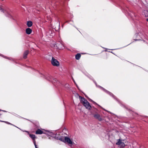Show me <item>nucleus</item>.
<instances>
[{"mask_svg":"<svg viewBox=\"0 0 148 148\" xmlns=\"http://www.w3.org/2000/svg\"><path fill=\"white\" fill-rule=\"evenodd\" d=\"M80 101L81 103L83 104L84 106L90 110L91 107L88 101L84 98H82L81 96H79Z\"/></svg>","mask_w":148,"mask_h":148,"instance_id":"nucleus-1","label":"nucleus"},{"mask_svg":"<svg viewBox=\"0 0 148 148\" xmlns=\"http://www.w3.org/2000/svg\"><path fill=\"white\" fill-rule=\"evenodd\" d=\"M51 63L53 66H58L60 65V63L58 61L53 57H52Z\"/></svg>","mask_w":148,"mask_h":148,"instance_id":"nucleus-2","label":"nucleus"},{"mask_svg":"<svg viewBox=\"0 0 148 148\" xmlns=\"http://www.w3.org/2000/svg\"><path fill=\"white\" fill-rule=\"evenodd\" d=\"M60 140L61 141L65 143L66 142L69 144H71L73 143V142L70 138L67 137H65L64 139L61 138Z\"/></svg>","mask_w":148,"mask_h":148,"instance_id":"nucleus-3","label":"nucleus"},{"mask_svg":"<svg viewBox=\"0 0 148 148\" xmlns=\"http://www.w3.org/2000/svg\"><path fill=\"white\" fill-rule=\"evenodd\" d=\"M54 47L57 49H63V45L60 42H59L57 44H55L54 45Z\"/></svg>","mask_w":148,"mask_h":148,"instance_id":"nucleus-4","label":"nucleus"},{"mask_svg":"<svg viewBox=\"0 0 148 148\" xmlns=\"http://www.w3.org/2000/svg\"><path fill=\"white\" fill-rule=\"evenodd\" d=\"M116 144L118 145H120V147L121 148H123L125 146L124 143L120 139H119L118 142L116 143Z\"/></svg>","mask_w":148,"mask_h":148,"instance_id":"nucleus-5","label":"nucleus"},{"mask_svg":"<svg viewBox=\"0 0 148 148\" xmlns=\"http://www.w3.org/2000/svg\"><path fill=\"white\" fill-rule=\"evenodd\" d=\"M94 117L97 119L99 121H101L102 120V119L100 116V115L98 114H95L94 115Z\"/></svg>","mask_w":148,"mask_h":148,"instance_id":"nucleus-6","label":"nucleus"},{"mask_svg":"<svg viewBox=\"0 0 148 148\" xmlns=\"http://www.w3.org/2000/svg\"><path fill=\"white\" fill-rule=\"evenodd\" d=\"M29 53V51L28 50H26L24 53L23 55V58L24 59H26L27 58V56Z\"/></svg>","mask_w":148,"mask_h":148,"instance_id":"nucleus-7","label":"nucleus"},{"mask_svg":"<svg viewBox=\"0 0 148 148\" xmlns=\"http://www.w3.org/2000/svg\"><path fill=\"white\" fill-rule=\"evenodd\" d=\"M32 30L29 28H27L26 29V32L28 34H30L32 32Z\"/></svg>","mask_w":148,"mask_h":148,"instance_id":"nucleus-8","label":"nucleus"},{"mask_svg":"<svg viewBox=\"0 0 148 148\" xmlns=\"http://www.w3.org/2000/svg\"><path fill=\"white\" fill-rule=\"evenodd\" d=\"M36 134H42L43 133V132L40 129H38L37 131L36 132Z\"/></svg>","mask_w":148,"mask_h":148,"instance_id":"nucleus-9","label":"nucleus"},{"mask_svg":"<svg viewBox=\"0 0 148 148\" xmlns=\"http://www.w3.org/2000/svg\"><path fill=\"white\" fill-rule=\"evenodd\" d=\"M53 33L52 32L51 30H49L47 32V35L48 36H53Z\"/></svg>","mask_w":148,"mask_h":148,"instance_id":"nucleus-10","label":"nucleus"},{"mask_svg":"<svg viewBox=\"0 0 148 148\" xmlns=\"http://www.w3.org/2000/svg\"><path fill=\"white\" fill-rule=\"evenodd\" d=\"M32 22L30 21H28L27 22V25L28 27H30L32 25Z\"/></svg>","mask_w":148,"mask_h":148,"instance_id":"nucleus-11","label":"nucleus"},{"mask_svg":"<svg viewBox=\"0 0 148 148\" xmlns=\"http://www.w3.org/2000/svg\"><path fill=\"white\" fill-rule=\"evenodd\" d=\"M81 57V55L79 53H77L75 56V58L77 60H78L79 59L80 57Z\"/></svg>","mask_w":148,"mask_h":148,"instance_id":"nucleus-12","label":"nucleus"},{"mask_svg":"<svg viewBox=\"0 0 148 148\" xmlns=\"http://www.w3.org/2000/svg\"><path fill=\"white\" fill-rule=\"evenodd\" d=\"M102 88L103 89V90L105 91V92H106L107 93L109 94L110 95L112 96H113L114 95L111 93V92H109L107 90H106L104 88Z\"/></svg>","mask_w":148,"mask_h":148,"instance_id":"nucleus-13","label":"nucleus"},{"mask_svg":"<svg viewBox=\"0 0 148 148\" xmlns=\"http://www.w3.org/2000/svg\"><path fill=\"white\" fill-rule=\"evenodd\" d=\"M29 136L33 140L35 138V136L33 134H30Z\"/></svg>","mask_w":148,"mask_h":148,"instance_id":"nucleus-14","label":"nucleus"},{"mask_svg":"<svg viewBox=\"0 0 148 148\" xmlns=\"http://www.w3.org/2000/svg\"><path fill=\"white\" fill-rule=\"evenodd\" d=\"M33 140V143H34V145H35V148H38V147H37V145H36L35 140L34 139V140Z\"/></svg>","mask_w":148,"mask_h":148,"instance_id":"nucleus-15","label":"nucleus"},{"mask_svg":"<svg viewBox=\"0 0 148 148\" xmlns=\"http://www.w3.org/2000/svg\"><path fill=\"white\" fill-rule=\"evenodd\" d=\"M1 121V122H5V123H7L8 124H10V125H12V124L8 122H6V121Z\"/></svg>","mask_w":148,"mask_h":148,"instance_id":"nucleus-16","label":"nucleus"},{"mask_svg":"<svg viewBox=\"0 0 148 148\" xmlns=\"http://www.w3.org/2000/svg\"><path fill=\"white\" fill-rule=\"evenodd\" d=\"M0 10L1 11V12L3 13H4V10L1 7H0Z\"/></svg>","mask_w":148,"mask_h":148,"instance_id":"nucleus-17","label":"nucleus"},{"mask_svg":"<svg viewBox=\"0 0 148 148\" xmlns=\"http://www.w3.org/2000/svg\"><path fill=\"white\" fill-rule=\"evenodd\" d=\"M48 134L51 136L53 135V133L51 132H48Z\"/></svg>","mask_w":148,"mask_h":148,"instance_id":"nucleus-18","label":"nucleus"},{"mask_svg":"<svg viewBox=\"0 0 148 148\" xmlns=\"http://www.w3.org/2000/svg\"><path fill=\"white\" fill-rule=\"evenodd\" d=\"M103 109L104 110H105V111H107V112H109V113H111V112H109V111H107L106 110H105V109Z\"/></svg>","mask_w":148,"mask_h":148,"instance_id":"nucleus-19","label":"nucleus"},{"mask_svg":"<svg viewBox=\"0 0 148 148\" xmlns=\"http://www.w3.org/2000/svg\"><path fill=\"white\" fill-rule=\"evenodd\" d=\"M58 26H59V28L60 27V23H59Z\"/></svg>","mask_w":148,"mask_h":148,"instance_id":"nucleus-20","label":"nucleus"},{"mask_svg":"<svg viewBox=\"0 0 148 148\" xmlns=\"http://www.w3.org/2000/svg\"><path fill=\"white\" fill-rule=\"evenodd\" d=\"M90 101H92L93 102H94V103H95V102H94L93 101H92V100H91V99H90Z\"/></svg>","mask_w":148,"mask_h":148,"instance_id":"nucleus-21","label":"nucleus"},{"mask_svg":"<svg viewBox=\"0 0 148 148\" xmlns=\"http://www.w3.org/2000/svg\"><path fill=\"white\" fill-rule=\"evenodd\" d=\"M144 12H147V11L146 10H145L144 11Z\"/></svg>","mask_w":148,"mask_h":148,"instance_id":"nucleus-22","label":"nucleus"},{"mask_svg":"<svg viewBox=\"0 0 148 148\" xmlns=\"http://www.w3.org/2000/svg\"><path fill=\"white\" fill-rule=\"evenodd\" d=\"M23 132H27V131H23Z\"/></svg>","mask_w":148,"mask_h":148,"instance_id":"nucleus-23","label":"nucleus"},{"mask_svg":"<svg viewBox=\"0 0 148 148\" xmlns=\"http://www.w3.org/2000/svg\"><path fill=\"white\" fill-rule=\"evenodd\" d=\"M147 20L148 22V18L147 19Z\"/></svg>","mask_w":148,"mask_h":148,"instance_id":"nucleus-24","label":"nucleus"},{"mask_svg":"<svg viewBox=\"0 0 148 148\" xmlns=\"http://www.w3.org/2000/svg\"><path fill=\"white\" fill-rule=\"evenodd\" d=\"M13 126H14V125ZM14 126H15L16 127V126H15L14 125ZM17 128H18V129H19V128H18V127H17Z\"/></svg>","mask_w":148,"mask_h":148,"instance_id":"nucleus-25","label":"nucleus"},{"mask_svg":"<svg viewBox=\"0 0 148 148\" xmlns=\"http://www.w3.org/2000/svg\"><path fill=\"white\" fill-rule=\"evenodd\" d=\"M13 126H14V125ZM14 126H15L16 127V126H15L14 125ZM17 128H18V129H19V128H18V127H17Z\"/></svg>","mask_w":148,"mask_h":148,"instance_id":"nucleus-26","label":"nucleus"},{"mask_svg":"<svg viewBox=\"0 0 148 148\" xmlns=\"http://www.w3.org/2000/svg\"><path fill=\"white\" fill-rule=\"evenodd\" d=\"M73 80L74 82L75 83V81L74 80V79H73Z\"/></svg>","mask_w":148,"mask_h":148,"instance_id":"nucleus-27","label":"nucleus"},{"mask_svg":"<svg viewBox=\"0 0 148 148\" xmlns=\"http://www.w3.org/2000/svg\"><path fill=\"white\" fill-rule=\"evenodd\" d=\"M63 25H62V27H63Z\"/></svg>","mask_w":148,"mask_h":148,"instance_id":"nucleus-28","label":"nucleus"},{"mask_svg":"<svg viewBox=\"0 0 148 148\" xmlns=\"http://www.w3.org/2000/svg\"><path fill=\"white\" fill-rule=\"evenodd\" d=\"M4 111V112H6V111Z\"/></svg>","mask_w":148,"mask_h":148,"instance_id":"nucleus-29","label":"nucleus"}]
</instances>
